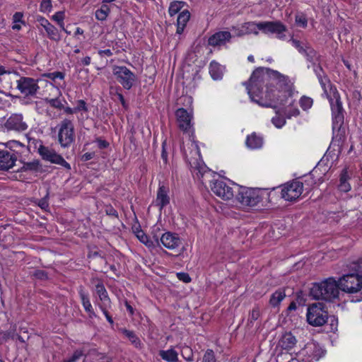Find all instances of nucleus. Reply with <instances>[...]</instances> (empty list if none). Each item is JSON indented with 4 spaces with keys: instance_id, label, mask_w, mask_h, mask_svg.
<instances>
[{
    "instance_id": "nucleus-34",
    "label": "nucleus",
    "mask_w": 362,
    "mask_h": 362,
    "mask_svg": "<svg viewBox=\"0 0 362 362\" xmlns=\"http://www.w3.org/2000/svg\"><path fill=\"white\" fill-rule=\"evenodd\" d=\"M47 33V35L48 38H49L51 40L59 42L61 40V35L58 29L53 25L52 24H50L48 25L46 29L45 30Z\"/></svg>"
},
{
    "instance_id": "nucleus-19",
    "label": "nucleus",
    "mask_w": 362,
    "mask_h": 362,
    "mask_svg": "<svg viewBox=\"0 0 362 362\" xmlns=\"http://www.w3.org/2000/svg\"><path fill=\"white\" fill-rule=\"evenodd\" d=\"M95 293L100 300V303H98L99 308H105L106 307H111V300L108 296L107 291L103 283L99 279L96 280Z\"/></svg>"
},
{
    "instance_id": "nucleus-27",
    "label": "nucleus",
    "mask_w": 362,
    "mask_h": 362,
    "mask_svg": "<svg viewBox=\"0 0 362 362\" xmlns=\"http://www.w3.org/2000/svg\"><path fill=\"white\" fill-rule=\"evenodd\" d=\"M190 18V13L187 10H184L177 16V34L182 33L187 22Z\"/></svg>"
},
{
    "instance_id": "nucleus-20",
    "label": "nucleus",
    "mask_w": 362,
    "mask_h": 362,
    "mask_svg": "<svg viewBox=\"0 0 362 362\" xmlns=\"http://www.w3.org/2000/svg\"><path fill=\"white\" fill-rule=\"evenodd\" d=\"M231 38V34L228 31H219L211 35L208 40L209 45L213 47L225 45Z\"/></svg>"
},
{
    "instance_id": "nucleus-39",
    "label": "nucleus",
    "mask_w": 362,
    "mask_h": 362,
    "mask_svg": "<svg viewBox=\"0 0 362 362\" xmlns=\"http://www.w3.org/2000/svg\"><path fill=\"white\" fill-rule=\"evenodd\" d=\"M181 355L187 361H193L192 349L188 346H184L182 347Z\"/></svg>"
},
{
    "instance_id": "nucleus-33",
    "label": "nucleus",
    "mask_w": 362,
    "mask_h": 362,
    "mask_svg": "<svg viewBox=\"0 0 362 362\" xmlns=\"http://www.w3.org/2000/svg\"><path fill=\"white\" fill-rule=\"evenodd\" d=\"M122 334L131 341L132 344L136 348L141 347V342L139 338L132 331L122 329H121Z\"/></svg>"
},
{
    "instance_id": "nucleus-15",
    "label": "nucleus",
    "mask_w": 362,
    "mask_h": 362,
    "mask_svg": "<svg viewBox=\"0 0 362 362\" xmlns=\"http://www.w3.org/2000/svg\"><path fill=\"white\" fill-rule=\"evenodd\" d=\"M5 127L8 130L23 132L28 129L27 123L23 120L22 114H12L6 120Z\"/></svg>"
},
{
    "instance_id": "nucleus-42",
    "label": "nucleus",
    "mask_w": 362,
    "mask_h": 362,
    "mask_svg": "<svg viewBox=\"0 0 362 362\" xmlns=\"http://www.w3.org/2000/svg\"><path fill=\"white\" fill-rule=\"evenodd\" d=\"M52 1L51 0H42L40 4V10L43 13H49L52 11Z\"/></svg>"
},
{
    "instance_id": "nucleus-51",
    "label": "nucleus",
    "mask_w": 362,
    "mask_h": 362,
    "mask_svg": "<svg viewBox=\"0 0 362 362\" xmlns=\"http://www.w3.org/2000/svg\"><path fill=\"white\" fill-rule=\"evenodd\" d=\"M83 355V353L81 350H76L74 352L71 357L69 358L70 362H76Z\"/></svg>"
},
{
    "instance_id": "nucleus-38",
    "label": "nucleus",
    "mask_w": 362,
    "mask_h": 362,
    "mask_svg": "<svg viewBox=\"0 0 362 362\" xmlns=\"http://www.w3.org/2000/svg\"><path fill=\"white\" fill-rule=\"evenodd\" d=\"M295 21H296V25L299 27H301L303 28L307 27L308 19H307L306 16L303 13L296 14V18H295Z\"/></svg>"
},
{
    "instance_id": "nucleus-9",
    "label": "nucleus",
    "mask_w": 362,
    "mask_h": 362,
    "mask_svg": "<svg viewBox=\"0 0 362 362\" xmlns=\"http://www.w3.org/2000/svg\"><path fill=\"white\" fill-rule=\"evenodd\" d=\"M38 153L42 158L51 163L59 165L67 170H71V165L64 158L54 149L43 146L41 143L37 149Z\"/></svg>"
},
{
    "instance_id": "nucleus-7",
    "label": "nucleus",
    "mask_w": 362,
    "mask_h": 362,
    "mask_svg": "<svg viewBox=\"0 0 362 362\" xmlns=\"http://www.w3.org/2000/svg\"><path fill=\"white\" fill-rule=\"evenodd\" d=\"M239 185L235 183H227L222 180H217L211 185V191L218 197L224 200H230L235 197V189Z\"/></svg>"
},
{
    "instance_id": "nucleus-11",
    "label": "nucleus",
    "mask_w": 362,
    "mask_h": 362,
    "mask_svg": "<svg viewBox=\"0 0 362 362\" xmlns=\"http://www.w3.org/2000/svg\"><path fill=\"white\" fill-rule=\"evenodd\" d=\"M18 90L25 96H35L40 90L38 80L30 77H21L17 81Z\"/></svg>"
},
{
    "instance_id": "nucleus-56",
    "label": "nucleus",
    "mask_w": 362,
    "mask_h": 362,
    "mask_svg": "<svg viewBox=\"0 0 362 362\" xmlns=\"http://www.w3.org/2000/svg\"><path fill=\"white\" fill-rule=\"evenodd\" d=\"M49 76L52 80H54V79H57V78H59V79H63L64 78V74L62 72H59V71H56V72L51 73V74H49Z\"/></svg>"
},
{
    "instance_id": "nucleus-61",
    "label": "nucleus",
    "mask_w": 362,
    "mask_h": 362,
    "mask_svg": "<svg viewBox=\"0 0 362 362\" xmlns=\"http://www.w3.org/2000/svg\"><path fill=\"white\" fill-rule=\"evenodd\" d=\"M314 71L317 76V78H319V74H322V76H325L324 71L321 66H317L316 68L314 69Z\"/></svg>"
},
{
    "instance_id": "nucleus-62",
    "label": "nucleus",
    "mask_w": 362,
    "mask_h": 362,
    "mask_svg": "<svg viewBox=\"0 0 362 362\" xmlns=\"http://www.w3.org/2000/svg\"><path fill=\"white\" fill-rule=\"evenodd\" d=\"M98 143L99 147L101 148H105L108 146V143L105 140L99 139V140H98Z\"/></svg>"
},
{
    "instance_id": "nucleus-8",
    "label": "nucleus",
    "mask_w": 362,
    "mask_h": 362,
    "mask_svg": "<svg viewBox=\"0 0 362 362\" xmlns=\"http://www.w3.org/2000/svg\"><path fill=\"white\" fill-rule=\"evenodd\" d=\"M113 75L124 89L129 90L136 81V76L124 66H115Z\"/></svg>"
},
{
    "instance_id": "nucleus-14",
    "label": "nucleus",
    "mask_w": 362,
    "mask_h": 362,
    "mask_svg": "<svg viewBox=\"0 0 362 362\" xmlns=\"http://www.w3.org/2000/svg\"><path fill=\"white\" fill-rule=\"evenodd\" d=\"M175 116L179 129L183 132H189L192 127V112L181 107L176 110Z\"/></svg>"
},
{
    "instance_id": "nucleus-21",
    "label": "nucleus",
    "mask_w": 362,
    "mask_h": 362,
    "mask_svg": "<svg viewBox=\"0 0 362 362\" xmlns=\"http://www.w3.org/2000/svg\"><path fill=\"white\" fill-rule=\"evenodd\" d=\"M168 189L164 185H160L157 192L156 203L161 210L164 206L170 202V198L168 195Z\"/></svg>"
},
{
    "instance_id": "nucleus-54",
    "label": "nucleus",
    "mask_w": 362,
    "mask_h": 362,
    "mask_svg": "<svg viewBox=\"0 0 362 362\" xmlns=\"http://www.w3.org/2000/svg\"><path fill=\"white\" fill-rule=\"evenodd\" d=\"M37 21L40 25L45 30L46 28L51 23L44 17H39L37 18Z\"/></svg>"
},
{
    "instance_id": "nucleus-63",
    "label": "nucleus",
    "mask_w": 362,
    "mask_h": 362,
    "mask_svg": "<svg viewBox=\"0 0 362 362\" xmlns=\"http://www.w3.org/2000/svg\"><path fill=\"white\" fill-rule=\"evenodd\" d=\"M93 154L92 153H86L83 156V158L84 160H89L93 158Z\"/></svg>"
},
{
    "instance_id": "nucleus-10",
    "label": "nucleus",
    "mask_w": 362,
    "mask_h": 362,
    "mask_svg": "<svg viewBox=\"0 0 362 362\" xmlns=\"http://www.w3.org/2000/svg\"><path fill=\"white\" fill-rule=\"evenodd\" d=\"M303 191V183L300 181L288 182L282 186L281 197L286 201L293 202L300 197Z\"/></svg>"
},
{
    "instance_id": "nucleus-32",
    "label": "nucleus",
    "mask_w": 362,
    "mask_h": 362,
    "mask_svg": "<svg viewBox=\"0 0 362 362\" xmlns=\"http://www.w3.org/2000/svg\"><path fill=\"white\" fill-rule=\"evenodd\" d=\"M6 146L9 148L8 151H13L16 155L24 153L26 149V146L23 144L15 140L7 142Z\"/></svg>"
},
{
    "instance_id": "nucleus-26",
    "label": "nucleus",
    "mask_w": 362,
    "mask_h": 362,
    "mask_svg": "<svg viewBox=\"0 0 362 362\" xmlns=\"http://www.w3.org/2000/svg\"><path fill=\"white\" fill-rule=\"evenodd\" d=\"M209 74L214 80H220L222 78L224 71V67L216 61H211L209 64Z\"/></svg>"
},
{
    "instance_id": "nucleus-24",
    "label": "nucleus",
    "mask_w": 362,
    "mask_h": 362,
    "mask_svg": "<svg viewBox=\"0 0 362 362\" xmlns=\"http://www.w3.org/2000/svg\"><path fill=\"white\" fill-rule=\"evenodd\" d=\"M245 143L250 149L260 148L263 145V138L261 135L253 132L247 136Z\"/></svg>"
},
{
    "instance_id": "nucleus-35",
    "label": "nucleus",
    "mask_w": 362,
    "mask_h": 362,
    "mask_svg": "<svg viewBox=\"0 0 362 362\" xmlns=\"http://www.w3.org/2000/svg\"><path fill=\"white\" fill-rule=\"evenodd\" d=\"M318 81L324 90V93L327 95L332 89H337L330 82L329 79L326 76L319 74Z\"/></svg>"
},
{
    "instance_id": "nucleus-50",
    "label": "nucleus",
    "mask_w": 362,
    "mask_h": 362,
    "mask_svg": "<svg viewBox=\"0 0 362 362\" xmlns=\"http://www.w3.org/2000/svg\"><path fill=\"white\" fill-rule=\"evenodd\" d=\"M177 276L179 280L185 282V283H189L191 281V278L189 275L185 272H180L177 274Z\"/></svg>"
},
{
    "instance_id": "nucleus-6",
    "label": "nucleus",
    "mask_w": 362,
    "mask_h": 362,
    "mask_svg": "<svg viewBox=\"0 0 362 362\" xmlns=\"http://www.w3.org/2000/svg\"><path fill=\"white\" fill-rule=\"evenodd\" d=\"M339 288L348 293H356L362 288V275L358 274H347L339 281Z\"/></svg>"
},
{
    "instance_id": "nucleus-57",
    "label": "nucleus",
    "mask_w": 362,
    "mask_h": 362,
    "mask_svg": "<svg viewBox=\"0 0 362 362\" xmlns=\"http://www.w3.org/2000/svg\"><path fill=\"white\" fill-rule=\"evenodd\" d=\"M300 114V111L297 108H293L290 112L287 113V117L291 118V117H296Z\"/></svg>"
},
{
    "instance_id": "nucleus-2",
    "label": "nucleus",
    "mask_w": 362,
    "mask_h": 362,
    "mask_svg": "<svg viewBox=\"0 0 362 362\" xmlns=\"http://www.w3.org/2000/svg\"><path fill=\"white\" fill-rule=\"evenodd\" d=\"M339 286L334 278H327L318 283H314L310 290V296L316 300L332 302L338 298Z\"/></svg>"
},
{
    "instance_id": "nucleus-4",
    "label": "nucleus",
    "mask_w": 362,
    "mask_h": 362,
    "mask_svg": "<svg viewBox=\"0 0 362 362\" xmlns=\"http://www.w3.org/2000/svg\"><path fill=\"white\" fill-rule=\"evenodd\" d=\"M57 140L61 147L68 148L75 141V132L73 122L68 119H63L57 126Z\"/></svg>"
},
{
    "instance_id": "nucleus-55",
    "label": "nucleus",
    "mask_w": 362,
    "mask_h": 362,
    "mask_svg": "<svg viewBox=\"0 0 362 362\" xmlns=\"http://www.w3.org/2000/svg\"><path fill=\"white\" fill-rule=\"evenodd\" d=\"M33 275L39 279H45L47 278V274L42 270H36Z\"/></svg>"
},
{
    "instance_id": "nucleus-29",
    "label": "nucleus",
    "mask_w": 362,
    "mask_h": 362,
    "mask_svg": "<svg viewBox=\"0 0 362 362\" xmlns=\"http://www.w3.org/2000/svg\"><path fill=\"white\" fill-rule=\"evenodd\" d=\"M78 294L85 310L90 315V316L93 315L94 312L89 300L88 294L85 293L83 288H80Z\"/></svg>"
},
{
    "instance_id": "nucleus-60",
    "label": "nucleus",
    "mask_w": 362,
    "mask_h": 362,
    "mask_svg": "<svg viewBox=\"0 0 362 362\" xmlns=\"http://www.w3.org/2000/svg\"><path fill=\"white\" fill-rule=\"evenodd\" d=\"M64 112L66 113V114H68V115H72V114H75L76 113V110L74 108H71V107H64Z\"/></svg>"
},
{
    "instance_id": "nucleus-28",
    "label": "nucleus",
    "mask_w": 362,
    "mask_h": 362,
    "mask_svg": "<svg viewBox=\"0 0 362 362\" xmlns=\"http://www.w3.org/2000/svg\"><path fill=\"white\" fill-rule=\"evenodd\" d=\"M47 105H49L51 107L58 110L63 108V104L59 98H46L43 101L36 103V108L38 110L41 107H45Z\"/></svg>"
},
{
    "instance_id": "nucleus-25",
    "label": "nucleus",
    "mask_w": 362,
    "mask_h": 362,
    "mask_svg": "<svg viewBox=\"0 0 362 362\" xmlns=\"http://www.w3.org/2000/svg\"><path fill=\"white\" fill-rule=\"evenodd\" d=\"M258 23L247 22L243 23L238 31V35L242 36L244 35L255 34L258 35L259 32Z\"/></svg>"
},
{
    "instance_id": "nucleus-16",
    "label": "nucleus",
    "mask_w": 362,
    "mask_h": 362,
    "mask_svg": "<svg viewBox=\"0 0 362 362\" xmlns=\"http://www.w3.org/2000/svg\"><path fill=\"white\" fill-rule=\"evenodd\" d=\"M18 156L7 148L0 149V170L7 171L16 164Z\"/></svg>"
},
{
    "instance_id": "nucleus-3",
    "label": "nucleus",
    "mask_w": 362,
    "mask_h": 362,
    "mask_svg": "<svg viewBox=\"0 0 362 362\" xmlns=\"http://www.w3.org/2000/svg\"><path fill=\"white\" fill-rule=\"evenodd\" d=\"M307 321L313 327H321L328 320V312L322 303H314L310 304L307 309Z\"/></svg>"
},
{
    "instance_id": "nucleus-36",
    "label": "nucleus",
    "mask_w": 362,
    "mask_h": 362,
    "mask_svg": "<svg viewBox=\"0 0 362 362\" xmlns=\"http://www.w3.org/2000/svg\"><path fill=\"white\" fill-rule=\"evenodd\" d=\"M107 3H103L100 8L95 11V18L98 21H105L110 12V7L106 4Z\"/></svg>"
},
{
    "instance_id": "nucleus-52",
    "label": "nucleus",
    "mask_w": 362,
    "mask_h": 362,
    "mask_svg": "<svg viewBox=\"0 0 362 362\" xmlns=\"http://www.w3.org/2000/svg\"><path fill=\"white\" fill-rule=\"evenodd\" d=\"M23 15L21 12H16L13 16V23H23Z\"/></svg>"
},
{
    "instance_id": "nucleus-18",
    "label": "nucleus",
    "mask_w": 362,
    "mask_h": 362,
    "mask_svg": "<svg viewBox=\"0 0 362 362\" xmlns=\"http://www.w3.org/2000/svg\"><path fill=\"white\" fill-rule=\"evenodd\" d=\"M327 98L330 103L332 114L337 117L341 115L343 110L342 103L340 100V95L337 89H332L329 91Z\"/></svg>"
},
{
    "instance_id": "nucleus-46",
    "label": "nucleus",
    "mask_w": 362,
    "mask_h": 362,
    "mask_svg": "<svg viewBox=\"0 0 362 362\" xmlns=\"http://www.w3.org/2000/svg\"><path fill=\"white\" fill-rule=\"evenodd\" d=\"M64 13L62 11H58L52 16V19L58 23L62 29H64Z\"/></svg>"
},
{
    "instance_id": "nucleus-48",
    "label": "nucleus",
    "mask_w": 362,
    "mask_h": 362,
    "mask_svg": "<svg viewBox=\"0 0 362 362\" xmlns=\"http://www.w3.org/2000/svg\"><path fill=\"white\" fill-rule=\"evenodd\" d=\"M23 167L25 170H36L40 167V162L37 160L28 162L25 163Z\"/></svg>"
},
{
    "instance_id": "nucleus-47",
    "label": "nucleus",
    "mask_w": 362,
    "mask_h": 362,
    "mask_svg": "<svg viewBox=\"0 0 362 362\" xmlns=\"http://www.w3.org/2000/svg\"><path fill=\"white\" fill-rule=\"evenodd\" d=\"M202 362H216L214 351L208 349L204 355Z\"/></svg>"
},
{
    "instance_id": "nucleus-12",
    "label": "nucleus",
    "mask_w": 362,
    "mask_h": 362,
    "mask_svg": "<svg viewBox=\"0 0 362 362\" xmlns=\"http://www.w3.org/2000/svg\"><path fill=\"white\" fill-rule=\"evenodd\" d=\"M259 30L264 33L276 34L279 39L285 38L284 32L287 30L286 26L280 21H264L258 23Z\"/></svg>"
},
{
    "instance_id": "nucleus-30",
    "label": "nucleus",
    "mask_w": 362,
    "mask_h": 362,
    "mask_svg": "<svg viewBox=\"0 0 362 362\" xmlns=\"http://www.w3.org/2000/svg\"><path fill=\"white\" fill-rule=\"evenodd\" d=\"M285 298V291L283 289H278L272 294L269 299V305L273 308H277Z\"/></svg>"
},
{
    "instance_id": "nucleus-37",
    "label": "nucleus",
    "mask_w": 362,
    "mask_h": 362,
    "mask_svg": "<svg viewBox=\"0 0 362 362\" xmlns=\"http://www.w3.org/2000/svg\"><path fill=\"white\" fill-rule=\"evenodd\" d=\"M185 3L180 1H175L170 3L168 13L170 16H173L177 14L185 6Z\"/></svg>"
},
{
    "instance_id": "nucleus-49",
    "label": "nucleus",
    "mask_w": 362,
    "mask_h": 362,
    "mask_svg": "<svg viewBox=\"0 0 362 362\" xmlns=\"http://www.w3.org/2000/svg\"><path fill=\"white\" fill-rule=\"evenodd\" d=\"M272 121V123L278 128L282 127L286 123V120L284 119V118L281 117L279 116H276L273 117Z\"/></svg>"
},
{
    "instance_id": "nucleus-13",
    "label": "nucleus",
    "mask_w": 362,
    "mask_h": 362,
    "mask_svg": "<svg viewBox=\"0 0 362 362\" xmlns=\"http://www.w3.org/2000/svg\"><path fill=\"white\" fill-rule=\"evenodd\" d=\"M289 42L298 51L305 56L308 61L315 62L317 59V52L310 46L306 41H300L296 38H291Z\"/></svg>"
},
{
    "instance_id": "nucleus-31",
    "label": "nucleus",
    "mask_w": 362,
    "mask_h": 362,
    "mask_svg": "<svg viewBox=\"0 0 362 362\" xmlns=\"http://www.w3.org/2000/svg\"><path fill=\"white\" fill-rule=\"evenodd\" d=\"M159 356L167 362H176L178 360V354L173 349L161 350L159 351Z\"/></svg>"
},
{
    "instance_id": "nucleus-45",
    "label": "nucleus",
    "mask_w": 362,
    "mask_h": 362,
    "mask_svg": "<svg viewBox=\"0 0 362 362\" xmlns=\"http://www.w3.org/2000/svg\"><path fill=\"white\" fill-rule=\"evenodd\" d=\"M351 268L356 272L355 274L362 275V257L358 259L356 262H353L351 265Z\"/></svg>"
},
{
    "instance_id": "nucleus-41",
    "label": "nucleus",
    "mask_w": 362,
    "mask_h": 362,
    "mask_svg": "<svg viewBox=\"0 0 362 362\" xmlns=\"http://www.w3.org/2000/svg\"><path fill=\"white\" fill-rule=\"evenodd\" d=\"M313 99L307 96H303L299 101L300 105L304 110H308L313 105Z\"/></svg>"
},
{
    "instance_id": "nucleus-59",
    "label": "nucleus",
    "mask_w": 362,
    "mask_h": 362,
    "mask_svg": "<svg viewBox=\"0 0 362 362\" xmlns=\"http://www.w3.org/2000/svg\"><path fill=\"white\" fill-rule=\"evenodd\" d=\"M313 175L311 174L310 175H309L308 177H307L305 180V183L307 185H310V186H312L313 185H315L316 182L315 181L313 180Z\"/></svg>"
},
{
    "instance_id": "nucleus-64",
    "label": "nucleus",
    "mask_w": 362,
    "mask_h": 362,
    "mask_svg": "<svg viewBox=\"0 0 362 362\" xmlns=\"http://www.w3.org/2000/svg\"><path fill=\"white\" fill-rule=\"evenodd\" d=\"M91 59L90 57H86L82 59V64L85 66H88L90 64Z\"/></svg>"
},
{
    "instance_id": "nucleus-23",
    "label": "nucleus",
    "mask_w": 362,
    "mask_h": 362,
    "mask_svg": "<svg viewBox=\"0 0 362 362\" xmlns=\"http://www.w3.org/2000/svg\"><path fill=\"white\" fill-rule=\"evenodd\" d=\"M297 340L291 332L285 333L279 340V346L285 350H291L296 344Z\"/></svg>"
},
{
    "instance_id": "nucleus-1",
    "label": "nucleus",
    "mask_w": 362,
    "mask_h": 362,
    "mask_svg": "<svg viewBox=\"0 0 362 362\" xmlns=\"http://www.w3.org/2000/svg\"><path fill=\"white\" fill-rule=\"evenodd\" d=\"M287 83V77L269 68L258 67L252 74L246 86L251 100L262 107H274L279 100V89Z\"/></svg>"
},
{
    "instance_id": "nucleus-58",
    "label": "nucleus",
    "mask_w": 362,
    "mask_h": 362,
    "mask_svg": "<svg viewBox=\"0 0 362 362\" xmlns=\"http://www.w3.org/2000/svg\"><path fill=\"white\" fill-rule=\"evenodd\" d=\"M98 54L101 57L106 55L107 57H111L113 54L112 52L110 49L99 50Z\"/></svg>"
},
{
    "instance_id": "nucleus-22",
    "label": "nucleus",
    "mask_w": 362,
    "mask_h": 362,
    "mask_svg": "<svg viewBox=\"0 0 362 362\" xmlns=\"http://www.w3.org/2000/svg\"><path fill=\"white\" fill-rule=\"evenodd\" d=\"M351 179V174L349 173L347 168L342 170L339 176V183L338 189L343 192H348L351 190V187L349 180Z\"/></svg>"
},
{
    "instance_id": "nucleus-53",
    "label": "nucleus",
    "mask_w": 362,
    "mask_h": 362,
    "mask_svg": "<svg viewBox=\"0 0 362 362\" xmlns=\"http://www.w3.org/2000/svg\"><path fill=\"white\" fill-rule=\"evenodd\" d=\"M111 307H106L105 308H100V310H102L103 313L104 314V315L105 316L107 320L112 325L114 323L113 322V320L112 318V317L110 315L109 313H108V309L110 308Z\"/></svg>"
},
{
    "instance_id": "nucleus-43",
    "label": "nucleus",
    "mask_w": 362,
    "mask_h": 362,
    "mask_svg": "<svg viewBox=\"0 0 362 362\" xmlns=\"http://www.w3.org/2000/svg\"><path fill=\"white\" fill-rule=\"evenodd\" d=\"M260 316V310L258 307H255L252 310L251 313L249 315L248 322L250 323H253L256 321Z\"/></svg>"
},
{
    "instance_id": "nucleus-44",
    "label": "nucleus",
    "mask_w": 362,
    "mask_h": 362,
    "mask_svg": "<svg viewBox=\"0 0 362 362\" xmlns=\"http://www.w3.org/2000/svg\"><path fill=\"white\" fill-rule=\"evenodd\" d=\"M76 112H88V109L86 103L83 100H78L76 101V105L74 107Z\"/></svg>"
},
{
    "instance_id": "nucleus-17",
    "label": "nucleus",
    "mask_w": 362,
    "mask_h": 362,
    "mask_svg": "<svg viewBox=\"0 0 362 362\" xmlns=\"http://www.w3.org/2000/svg\"><path fill=\"white\" fill-rule=\"evenodd\" d=\"M160 242L163 247L170 250H176L182 245L179 235L169 231L161 235Z\"/></svg>"
},
{
    "instance_id": "nucleus-40",
    "label": "nucleus",
    "mask_w": 362,
    "mask_h": 362,
    "mask_svg": "<svg viewBox=\"0 0 362 362\" xmlns=\"http://www.w3.org/2000/svg\"><path fill=\"white\" fill-rule=\"evenodd\" d=\"M136 236L137 238L145 245L150 247L152 243L148 240V237L144 233L142 230L135 231Z\"/></svg>"
},
{
    "instance_id": "nucleus-5",
    "label": "nucleus",
    "mask_w": 362,
    "mask_h": 362,
    "mask_svg": "<svg viewBox=\"0 0 362 362\" xmlns=\"http://www.w3.org/2000/svg\"><path fill=\"white\" fill-rule=\"evenodd\" d=\"M235 199L243 206H255L261 200L258 190L239 185L235 189Z\"/></svg>"
}]
</instances>
